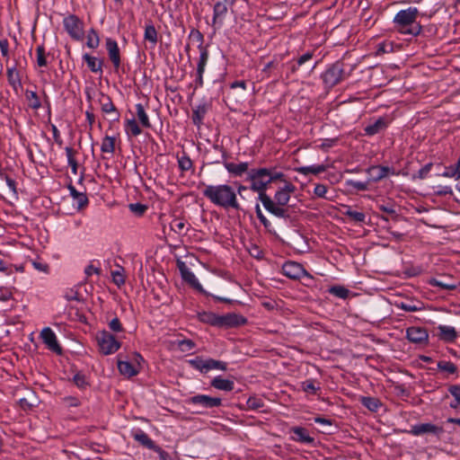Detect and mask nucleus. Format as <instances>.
<instances>
[{
    "instance_id": "obj_1",
    "label": "nucleus",
    "mask_w": 460,
    "mask_h": 460,
    "mask_svg": "<svg viewBox=\"0 0 460 460\" xmlns=\"http://www.w3.org/2000/svg\"><path fill=\"white\" fill-rule=\"evenodd\" d=\"M202 194L215 206L225 209H240L236 191L231 185H205Z\"/></svg>"
},
{
    "instance_id": "obj_2",
    "label": "nucleus",
    "mask_w": 460,
    "mask_h": 460,
    "mask_svg": "<svg viewBox=\"0 0 460 460\" xmlns=\"http://www.w3.org/2000/svg\"><path fill=\"white\" fill-rule=\"evenodd\" d=\"M295 190V186L287 182L283 188L279 190L275 195L274 199H270L267 194L261 197V201L270 213L280 218H288L289 208L287 207L290 199V194Z\"/></svg>"
},
{
    "instance_id": "obj_3",
    "label": "nucleus",
    "mask_w": 460,
    "mask_h": 460,
    "mask_svg": "<svg viewBox=\"0 0 460 460\" xmlns=\"http://www.w3.org/2000/svg\"><path fill=\"white\" fill-rule=\"evenodd\" d=\"M419 11L416 7H409L399 11L394 20V30L402 35L418 36L422 31L417 21Z\"/></svg>"
},
{
    "instance_id": "obj_4",
    "label": "nucleus",
    "mask_w": 460,
    "mask_h": 460,
    "mask_svg": "<svg viewBox=\"0 0 460 460\" xmlns=\"http://www.w3.org/2000/svg\"><path fill=\"white\" fill-rule=\"evenodd\" d=\"M275 177L271 172L266 168L253 169L249 172L247 180L251 181V190L259 193V199L266 194L265 190Z\"/></svg>"
},
{
    "instance_id": "obj_5",
    "label": "nucleus",
    "mask_w": 460,
    "mask_h": 460,
    "mask_svg": "<svg viewBox=\"0 0 460 460\" xmlns=\"http://www.w3.org/2000/svg\"><path fill=\"white\" fill-rule=\"evenodd\" d=\"M96 341L99 346L100 351L104 355H110L115 353L119 349L120 342L107 331H101L96 333Z\"/></svg>"
},
{
    "instance_id": "obj_6",
    "label": "nucleus",
    "mask_w": 460,
    "mask_h": 460,
    "mask_svg": "<svg viewBox=\"0 0 460 460\" xmlns=\"http://www.w3.org/2000/svg\"><path fill=\"white\" fill-rule=\"evenodd\" d=\"M63 25L68 35L75 40H82L84 35V22L75 14H69L63 20Z\"/></svg>"
},
{
    "instance_id": "obj_7",
    "label": "nucleus",
    "mask_w": 460,
    "mask_h": 460,
    "mask_svg": "<svg viewBox=\"0 0 460 460\" xmlns=\"http://www.w3.org/2000/svg\"><path fill=\"white\" fill-rule=\"evenodd\" d=\"M344 77L343 65L341 62L332 64L322 75V79L327 87H333L338 84Z\"/></svg>"
},
{
    "instance_id": "obj_8",
    "label": "nucleus",
    "mask_w": 460,
    "mask_h": 460,
    "mask_svg": "<svg viewBox=\"0 0 460 460\" xmlns=\"http://www.w3.org/2000/svg\"><path fill=\"white\" fill-rule=\"evenodd\" d=\"M134 358L137 361L136 364H131L127 360H122L120 358V355L118 357V368L121 375L126 376L128 377L134 376L137 375L139 372V364L140 361L143 360V358L140 354L135 353Z\"/></svg>"
},
{
    "instance_id": "obj_9",
    "label": "nucleus",
    "mask_w": 460,
    "mask_h": 460,
    "mask_svg": "<svg viewBox=\"0 0 460 460\" xmlns=\"http://www.w3.org/2000/svg\"><path fill=\"white\" fill-rule=\"evenodd\" d=\"M282 273L291 279H299L309 275L303 265L296 261L285 262L282 266Z\"/></svg>"
},
{
    "instance_id": "obj_10",
    "label": "nucleus",
    "mask_w": 460,
    "mask_h": 460,
    "mask_svg": "<svg viewBox=\"0 0 460 460\" xmlns=\"http://www.w3.org/2000/svg\"><path fill=\"white\" fill-rule=\"evenodd\" d=\"M190 404L199 405L205 409L219 407L222 404L221 398L211 397L206 394H197L188 400Z\"/></svg>"
},
{
    "instance_id": "obj_11",
    "label": "nucleus",
    "mask_w": 460,
    "mask_h": 460,
    "mask_svg": "<svg viewBox=\"0 0 460 460\" xmlns=\"http://www.w3.org/2000/svg\"><path fill=\"white\" fill-rule=\"evenodd\" d=\"M406 338L415 344H426L429 340L428 331L423 327L411 326L406 329Z\"/></svg>"
},
{
    "instance_id": "obj_12",
    "label": "nucleus",
    "mask_w": 460,
    "mask_h": 460,
    "mask_svg": "<svg viewBox=\"0 0 460 460\" xmlns=\"http://www.w3.org/2000/svg\"><path fill=\"white\" fill-rule=\"evenodd\" d=\"M106 49L110 60L111 61L115 72H119L121 65L120 50L116 40L108 38L105 42Z\"/></svg>"
},
{
    "instance_id": "obj_13",
    "label": "nucleus",
    "mask_w": 460,
    "mask_h": 460,
    "mask_svg": "<svg viewBox=\"0 0 460 460\" xmlns=\"http://www.w3.org/2000/svg\"><path fill=\"white\" fill-rule=\"evenodd\" d=\"M40 338L49 349L57 354H61L62 349L58 342L57 336L49 327H46L40 332Z\"/></svg>"
},
{
    "instance_id": "obj_14",
    "label": "nucleus",
    "mask_w": 460,
    "mask_h": 460,
    "mask_svg": "<svg viewBox=\"0 0 460 460\" xmlns=\"http://www.w3.org/2000/svg\"><path fill=\"white\" fill-rule=\"evenodd\" d=\"M99 102L101 104L102 111L110 116V119L113 121H117L119 119V112L116 109L110 96L102 93Z\"/></svg>"
},
{
    "instance_id": "obj_15",
    "label": "nucleus",
    "mask_w": 460,
    "mask_h": 460,
    "mask_svg": "<svg viewBox=\"0 0 460 460\" xmlns=\"http://www.w3.org/2000/svg\"><path fill=\"white\" fill-rule=\"evenodd\" d=\"M226 13L227 6L225 3L217 2L214 4L212 26L215 27V29L222 26Z\"/></svg>"
},
{
    "instance_id": "obj_16",
    "label": "nucleus",
    "mask_w": 460,
    "mask_h": 460,
    "mask_svg": "<svg viewBox=\"0 0 460 460\" xmlns=\"http://www.w3.org/2000/svg\"><path fill=\"white\" fill-rule=\"evenodd\" d=\"M179 269L181 274L182 279L188 282L191 287L196 289L201 290V285L197 279L194 273L185 265L184 262H181L179 265Z\"/></svg>"
},
{
    "instance_id": "obj_17",
    "label": "nucleus",
    "mask_w": 460,
    "mask_h": 460,
    "mask_svg": "<svg viewBox=\"0 0 460 460\" xmlns=\"http://www.w3.org/2000/svg\"><path fill=\"white\" fill-rule=\"evenodd\" d=\"M391 168L387 166H371L367 169V173L370 176L369 181L376 182L384 178H385L390 172Z\"/></svg>"
},
{
    "instance_id": "obj_18",
    "label": "nucleus",
    "mask_w": 460,
    "mask_h": 460,
    "mask_svg": "<svg viewBox=\"0 0 460 460\" xmlns=\"http://www.w3.org/2000/svg\"><path fill=\"white\" fill-rule=\"evenodd\" d=\"M442 431L441 428L437 427L431 423H421L411 427V433L414 436H420L424 433H439Z\"/></svg>"
},
{
    "instance_id": "obj_19",
    "label": "nucleus",
    "mask_w": 460,
    "mask_h": 460,
    "mask_svg": "<svg viewBox=\"0 0 460 460\" xmlns=\"http://www.w3.org/2000/svg\"><path fill=\"white\" fill-rule=\"evenodd\" d=\"M225 168L226 169V171L235 176V177H240L242 176L243 173H245L248 169H249V164L246 163V162H243V163H239V164H235V163H225Z\"/></svg>"
},
{
    "instance_id": "obj_20",
    "label": "nucleus",
    "mask_w": 460,
    "mask_h": 460,
    "mask_svg": "<svg viewBox=\"0 0 460 460\" xmlns=\"http://www.w3.org/2000/svg\"><path fill=\"white\" fill-rule=\"evenodd\" d=\"M18 63H15L13 66H8L6 71V75L8 79V83L15 89L21 85V76L18 71Z\"/></svg>"
},
{
    "instance_id": "obj_21",
    "label": "nucleus",
    "mask_w": 460,
    "mask_h": 460,
    "mask_svg": "<svg viewBox=\"0 0 460 460\" xmlns=\"http://www.w3.org/2000/svg\"><path fill=\"white\" fill-rule=\"evenodd\" d=\"M211 386L221 391L230 392L234 387V383L228 379H224L221 376H216L211 381Z\"/></svg>"
},
{
    "instance_id": "obj_22",
    "label": "nucleus",
    "mask_w": 460,
    "mask_h": 460,
    "mask_svg": "<svg viewBox=\"0 0 460 460\" xmlns=\"http://www.w3.org/2000/svg\"><path fill=\"white\" fill-rule=\"evenodd\" d=\"M199 49L200 51V55H199V59L198 66H197V73H198L199 79L201 80L202 75L205 71L206 65L208 63V51L207 48L204 46H199Z\"/></svg>"
},
{
    "instance_id": "obj_23",
    "label": "nucleus",
    "mask_w": 460,
    "mask_h": 460,
    "mask_svg": "<svg viewBox=\"0 0 460 460\" xmlns=\"http://www.w3.org/2000/svg\"><path fill=\"white\" fill-rule=\"evenodd\" d=\"M386 128L385 120L383 118H379L374 123L367 125L365 128V133L367 136H374L379 133L381 130Z\"/></svg>"
},
{
    "instance_id": "obj_24",
    "label": "nucleus",
    "mask_w": 460,
    "mask_h": 460,
    "mask_svg": "<svg viewBox=\"0 0 460 460\" xmlns=\"http://www.w3.org/2000/svg\"><path fill=\"white\" fill-rule=\"evenodd\" d=\"M440 339L445 341H454L456 338V331L452 326L439 325L438 326Z\"/></svg>"
},
{
    "instance_id": "obj_25",
    "label": "nucleus",
    "mask_w": 460,
    "mask_h": 460,
    "mask_svg": "<svg viewBox=\"0 0 460 460\" xmlns=\"http://www.w3.org/2000/svg\"><path fill=\"white\" fill-rule=\"evenodd\" d=\"M170 228L178 234H185L189 230V224L182 218H174L170 223Z\"/></svg>"
},
{
    "instance_id": "obj_26",
    "label": "nucleus",
    "mask_w": 460,
    "mask_h": 460,
    "mask_svg": "<svg viewBox=\"0 0 460 460\" xmlns=\"http://www.w3.org/2000/svg\"><path fill=\"white\" fill-rule=\"evenodd\" d=\"M328 166L324 164L318 165H310V166H302L296 169V171L301 174L307 175L309 173L312 174H319L327 170Z\"/></svg>"
},
{
    "instance_id": "obj_27",
    "label": "nucleus",
    "mask_w": 460,
    "mask_h": 460,
    "mask_svg": "<svg viewBox=\"0 0 460 460\" xmlns=\"http://www.w3.org/2000/svg\"><path fill=\"white\" fill-rule=\"evenodd\" d=\"M84 60L86 62L89 69L93 73H98L102 71V61L98 59L95 57H92L89 54H84L83 57Z\"/></svg>"
},
{
    "instance_id": "obj_28",
    "label": "nucleus",
    "mask_w": 460,
    "mask_h": 460,
    "mask_svg": "<svg viewBox=\"0 0 460 460\" xmlns=\"http://www.w3.org/2000/svg\"><path fill=\"white\" fill-rule=\"evenodd\" d=\"M134 438L139 442L141 445L145 446L146 447L155 450L157 446L155 444V442L148 437L146 433H145L142 430L137 431L134 434Z\"/></svg>"
},
{
    "instance_id": "obj_29",
    "label": "nucleus",
    "mask_w": 460,
    "mask_h": 460,
    "mask_svg": "<svg viewBox=\"0 0 460 460\" xmlns=\"http://www.w3.org/2000/svg\"><path fill=\"white\" fill-rule=\"evenodd\" d=\"M292 431L296 436L295 439L301 443L312 444L314 441V438L304 428L295 427L292 429Z\"/></svg>"
},
{
    "instance_id": "obj_30",
    "label": "nucleus",
    "mask_w": 460,
    "mask_h": 460,
    "mask_svg": "<svg viewBox=\"0 0 460 460\" xmlns=\"http://www.w3.org/2000/svg\"><path fill=\"white\" fill-rule=\"evenodd\" d=\"M68 189L71 196L76 201L78 208H82L88 204V198L84 193L78 192L72 185H69Z\"/></svg>"
},
{
    "instance_id": "obj_31",
    "label": "nucleus",
    "mask_w": 460,
    "mask_h": 460,
    "mask_svg": "<svg viewBox=\"0 0 460 460\" xmlns=\"http://www.w3.org/2000/svg\"><path fill=\"white\" fill-rule=\"evenodd\" d=\"M136 114L140 122V124L146 128H151V122L149 120L148 115L146 112L144 106L141 103L136 104Z\"/></svg>"
},
{
    "instance_id": "obj_32",
    "label": "nucleus",
    "mask_w": 460,
    "mask_h": 460,
    "mask_svg": "<svg viewBox=\"0 0 460 460\" xmlns=\"http://www.w3.org/2000/svg\"><path fill=\"white\" fill-rule=\"evenodd\" d=\"M144 39L155 46L158 41V33L154 24L149 23L145 28Z\"/></svg>"
},
{
    "instance_id": "obj_33",
    "label": "nucleus",
    "mask_w": 460,
    "mask_h": 460,
    "mask_svg": "<svg viewBox=\"0 0 460 460\" xmlns=\"http://www.w3.org/2000/svg\"><path fill=\"white\" fill-rule=\"evenodd\" d=\"M218 317L219 315L212 312H201L198 314V318L200 322L208 323L213 326L218 325Z\"/></svg>"
},
{
    "instance_id": "obj_34",
    "label": "nucleus",
    "mask_w": 460,
    "mask_h": 460,
    "mask_svg": "<svg viewBox=\"0 0 460 460\" xmlns=\"http://www.w3.org/2000/svg\"><path fill=\"white\" fill-rule=\"evenodd\" d=\"M361 403L371 411H377L381 406L379 399L370 396H363L360 398Z\"/></svg>"
},
{
    "instance_id": "obj_35",
    "label": "nucleus",
    "mask_w": 460,
    "mask_h": 460,
    "mask_svg": "<svg viewBox=\"0 0 460 460\" xmlns=\"http://www.w3.org/2000/svg\"><path fill=\"white\" fill-rule=\"evenodd\" d=\"M65 150H66V154L68 165L71 167L72 172L74 174H76L78 164H77V161L75 159V155L77 154V152L71 146H66L65 148Z\"/></svg>"
},
{
    "instance_id": "obj_36",
    "label": "nucleus",
    "mask_w": 460,
    "mask_h": 460,
    "mask_svg": "<svg viewBox=\"0 0 460 460\" xmlns=\"http://www.w3.org/2000/svg\"><path fill=\"white\" fill-rule=\"evenodd\" d=\"M238 319H239V317L236 314H227V315H224V316L219 315V317H218L219 323H218L217 326L232 327V326L238 325L240 323Z\"/></svg>"
},
{
    "instance_id": "obj_37",
    "label": "nucleus",
    "mask_w": 460,
    "mask_h": 460,
    "mask_svg": "<svg viewBox=\"0 0 460 460\" xmlns=\"http://www.w3.org/2000/svg\"><path fill=\"white\" fill-rule=\"evenodd\" d=\"M188 363L193 368L200 371L201 373L208 372V359H203L202 358L196 357L195 358L190 359Z\"/></svg>"
},
{
    "instance_id": "obj_38",
    "label": "nucleus",
    "mask_w": 460,
    "mask_h": 460,
    "mask_svg": "<svg viewBox=\"0 0 460 460\" xmlns=\"http://www.w3.org/2000/svg\"><path fill=\"white\" fill-rule=\"evenodd\" d=\"M125 128L127 134L133 137H137L142 133L140 127L134 119H128L126 121Z\"/></svg>"
},
{
    "instance_id": "obj_39",
    "label": "nucleus",
    "mask_w": 460,
    "mask_h": 460,
    "mask_svg": "<svg viewBox=\"0 0 460 460\" xmlns=\"http://www.w3.org/2000/svg\"><path fill=\"white\" fill-rule=\"evenodd\" d=\"M343 215L348 217L350 220L356 223H363L366 220V215L362 212L352 210L349 207H346Z\"/></svg>"
},
{
    "instance_id": "obj_40",
    "label": "nucleus",
    "mask_w": 460,
    "mask_h": 460,
    "mask_svg": "<svg viewBox=\"0 0 460 460\" xmlns=\"http://www.w3.org/2000/svg\"><path fill=\"white\" fill-rule=\"evenodd\" d=\"M101 150L102 153L113 154L115 151V137L109 136L103 137Z\"/></svg>"
},
{
    "instance_id": "obj_41",
    "label": "nucleus",
    "mask_w": 460,
    "mask_h": 460,
    "mask_svg": "<svg viewBox=\"0 0 460 460\" xmlns=\"http://www.w3.org/2000/svg\"><path fill=\"white\" fill-rule=\"evenodd\" d=\"M432 287H438L442 289H446V290H455L456 288H457V283L453 281V282H446V281H443L441 279H431L429 282Z\"/></svg>"
},
{
    "instance_id": "obj_42",
    "label": "nucleus",
    "mask_w": 460,
    "mask_h": 460,
    "mask_svg": "<svg viewBox=\"0 0 460 460\" xmlns=\"http://www.w3.org/2000/svg\"><path fill=\"white\" fill-rule=\"evenodd\" d=\"M26 99L29 102V106L33 110H38L41 107V102L34 91L27 90L25 93Z\"/></svg>"
},
{
    "instance_id": "obj_43",
    "label": "nucleus",
    "mask_w": 460,
    "mask_h": 460,
    "mask_svg": "<svg viewBox=\"0 0 460 460\" xmlns=\"http://www.w3.org/2000/svg\"><path fill=\"white\" fill-rule=\"evenodd\" d=\"M36 59H37V65L39 66H47L48 61H47V53L45 47L43 45H40L36 49Z\"/></svg>"
},
{
    "instance_id": "obj_44",
    "label": "nucleus",
    "mask_w": 460,
    "mask_h": 460,
    "mask_svg": "<svg viewBox=\"0 0 460 460\" xmlns=\"http://www.w3.org/2000/svg\"><path fill=\"white\" fill-rule=\"evenodd\" d=\"M100 44V39L95 30L91 29L88 31L86 45L90 49H96Z\"/></svg>"
},
{
    "instance_id": "obj_45",
    "label": "nucleus",
    "mask_w": 460,
    "mask_h": 460,
    "mask_svg": "<svg viewBox=\"0 0 460 460\" xmlns=\"http://www.w3.org/2000/svg\"><path fill=\"white\" fill-rule=\"evenodd\" d=\"M329 292L340 298H347L349 291L342 286H333L329 289Z\"/></svg>"
},
{
    "instance_id": "obj_46",
    "label": "nucleus",
    "mask_w": 460,
    "mask_h": 460,
    "mask_svg": "<svg viewBox=\"0 0 460 460\" xmlns=\"http://www.w3.org/2000/svg\"><path fill=\"white\" fill-rule=\"evenodd\" d=\"M179 168L182 172H187L192 168V162L187 155H183L178 157Z\"/></svg>"
},
{
    "instance_id": "obj_47",
    "label": "nucleus",
    "mask_w": 460,
    "mask_h": 460,
    "mask_svg": "<svg viewBox=\"0 0 460 460\" xmlns=\"http://www.w3.org/2000/svg\"><path fill=\"white\" fill-rule=\"evenodd\" d=\"M438 368L441 371H445L448 374H454L456 372L457 370V367H456V365L450 361H445V360H442V361H439L438 363Z\"/></svg>"
},
{
    "instance_id": "obj_48",
    "label": "nucleus",
    "mask_w": 460,
    "mask_h": 460,
    "mask_svg": "<svg viewBox=\"0 0 460 460\" xmlns=\"http://www.w3.org/2000/svg\"><path fill=\"white\" fill-rule=\"evenodd\" d=\"M301 387L304 392L311 394H315L316 392L320 389L319 386L315 385V382L311 379L305 380V382H303L301 384Z\"/></svg>"
},
{
    "instance_id": "obj_49",
    "label": "nucleus",
    "mask_w": 460,
    "mask_h": 460,
    "mask_svg": "<svg viewBox=\"0 0 460 460\" xmlns=\"http://www.w3.org/2000/svg\"><path fill=\"white\" fill-rule=\"evenodd\" d=\"M112 281L118 286L120 287L125 284V276H124V269L120 268L119 270H114L111 272Z\"/></svg>"
},
{
    "instance_id": "obj_50",
    "label": "nucleus",
    "mask_w": 460,
    "mask_h": 460,
    "mask_svg": "<svg viewBox=\"0 0 460 460\" xmlns=\"http://www.w3.org/2000/svg\"><path fill=\"white\" fill-rule=\"evenodd\" d=\"M208 371L212 369H219L226 371L227 368V364L224 361L216 360L213 358H208Z\"/></svg>"
},
{
    "instance_id": "obj_51",
    "label": "nucleus",
    "mask_w": 460,
    "mask_h": 460,
    "mask_svg": "<svg viewBox=\"0 0 460 460\" xmlns=\"http://www.w3.org/2000/svg\"><path fill=\"white\" fill-rule=\"evenodd\" d=\"M246 404L247 407L251 410H259L264 406V402L261 398L252 396L247 400Z\"/></svg>"
},
{
    "instance_id": "obj_52",
    "label": "nucleus",
    "mask_w": 460,
    "mask_h": 460,
    "mask_svg": "<svg viewBox=\"0 0 460 460\" xmlns=\"http://www.w3.org/2000/svg\"><path fill=\"white\" fill-rule=\"evenodd\" d=\"M448 390L456 401V403L451 402L450 406L452 408H456L457 406H460V385H451Z\"/></svg>"
},
{
    "instance_id": "obj_53",
    "label": "nucleus",
    "mask_w": 460,
    "mask_h": 460,
    "mask_svg": "<svg viewBox=\"0 0 460 460\" xmlns=\"http://www.w3.org/2000/svg\"><path fill=\"white\" fill-rule=\"evenodd\" d=\"M74 383L75 385L81 389L85 388L88 385V381L85 375L82 373H77L73 377Z\"/></svg>"
},
{
    "instance_id": "obj_54",
    "label": "nucleus",
    "mask_w": 460,
    "mask_h": 460,
    "mask_svg": "<svg viewBox=\"0 0 460 460\" xmlns=\"http://www.w3.org/2000/svg\"><path fill=\"white\" fill-rule=\"evenodd\" d=\"M255 211H256V215H257V217L259 218L260 222L264 226V227L269 231V232H271V229H270V226H271V224L270 222L266 218V217L262 214L261 212V209L260 208V205H256L255 207Z\"/></svg>"
},
{
    "instance_id": "obj_55",
    "label": "nucleus",
    "mask_w": 460,
    "mask_h": 460,
    "mask_svg": "<svg viewBox=\"0 0 460 460\" xmlns=\"http://www.w3.org/2000/svg\"><path fill=\"white\" fill-rule=\"evenodd\" d=\"M189 38L193 41L199 43V46H203L204 36L199 30L192 28L190 30Z\"/></svg>"
},
{
    "instance_id": "obj_56",
    "label": "nucleus",
    "mask_w": 460,
    "mask_h": 460,
    "mask_svg": "<svg viewBox=\"0 0 460 460\" xmlns=\"http://www.w3.org/2000/svg\"><path fill=\"white\" fill-rule=\"evenodd\" d=\"M154 451L158 454L160 460H179L176 454L172 456L158 446Z\"/></svg>"
},
{
    "instance_id": "obj_57",
    "label": "nucleus",
    "mask_w": 460,
    "mask_h": 460,
    "mask_svg": "<svg viewBox=\"0 0 460 460\" xmlns=\"http://www.w3.org/2000/svg\"><path fill=\"white\" fill-rule=\"evenodd\" d=\"M368 181H358L353 180L347 181L346 184L357 190H367L368 189Z\"/></svg>"
},
{
    "instance_id": "obj_58",
    "label": "nucleus",
    "mask_w": 460,
    "mask_h": 460,
    "mask_svg": "<svg viewBox=\"0 0 460 460\" xmlns=\"http://www.w3.org/2000/svg\"><path fill=\"white\" fill-rule=\"evenodd\" d=\"M146 208H147L146 206L140 204V203L129 204L130 211H132L133 213H135L138 216L143 215L146 212Z\"/></svg>"
},
{
    "instance_id": "obj_59",
    "label": "nucleus",
    "mask_w": 460,
    "mask_h": 460,
    "mask_svg": "<svg viewBox=\"0 0 460 460\" xmlns=\"http://www.w3.org/2000/svg\"><path fill=\"white\" fill-rule=\"evenodd\" d=\"M195 347V343L191 340H182L179 341V348L181 351H189Z\"/></svg>"
},
{
    "instance_id": "obj_60",
    "label": "nucleus",
    "mask_w": 460,
    "mask_h": 460,
    "mask_svg": "<svg viewBox=\"0 0 460 460\" xmlns=\"http://www.w3.org/2000/svg\"><path fill=\"white\" fill-rule=\"evenodd\" d=\"M109 327L112 332H119L123 331L122 324L119 318L115 317L109 323Z\"/></svg>"
},
{
    "instance_id": "obj_61",
    "label": "nucleus",
    "mask_w": 460,
    "mask_h": 460,
    "mask_svg": "<svg viewBox=\"0 0 460 460\" xmlns=\"http://www.w3.org/2000/svg\"><path fill=\"white\" fill-rule=\"evenodd\" d=\"M314 193L315 196L319 198H325V195L327 193V187L324 184L318 183L315 185Z\"/></svg>"
},
{
    "instance_id": "obj_62",
    "label": "nucleus",
    "mask_w": 460,
    "mask_h": 460,
    "mask_svg": "<svg viewBox=\"0 0 460 460\" xmlns=\"http://www.w3.org/2000/svg\"><path fill=\"white\" fill-rule=\"evenodd\" d=\"M442 176L448 177V178L455 177L456 179H459L460 178V170L459 171L455 170L454 166L447 167V168H446V171L442 173Z\"/></svg>"
},
{
    "instance_id": "obj_63",
    "label": "nucleus",
    "mask_w": 460,
    "mask_h": 460,
    "mask_svg": "<svg viewBox=\"0 0 460 460\" xmlns=\"http://www.w3.org/2000/svg\"><path fill=\"white\" fill-rule=\"evenodd\" d=\"M392 50V44L389 42L379 43L376 47V55L387 53Z\"/></svg>"
},
{
    "instance_id": "obj_64",
    "label": "nucleus",
    "mask_w": 460,
    "mask_h": 460,
    "mask_svg": "<svg viewBox=\"0 0 460 460\" xmlns=\"http://www.w3.org/2000/svg\"><path fill=\"white\" fill-rule=\"evenodd\" d=\"M397 306L402 308V310H404L406 312H416V311H419L420 309L416 305L403 303V302L398 304Z\"/></svg>"
}]
</instances>
